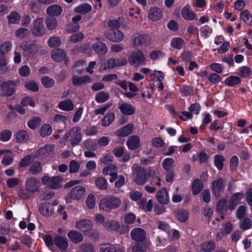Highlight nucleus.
Listing matches in <instances>:
<instances>
[{
	"label": "nucleus",
	"instance_id": "49",
	"mask_svg": "<svg viewBox=\"0 0 252 252\" xmlns=\"http://www.w3.org/2000/svg\"><path fill=\"white\" fill-rule=\"evenodd\" d=\"M119 223L114 220H109L104 224L105 229L109 231H117L119 229Z\"/></svg>",
	"mask_w": 252,
	"mask_h": 252
},
{
	"label": "nucleus",
	"instance_id": "40",
	"mask_svg": "<svg viewBox=\"0 0 252 252\" xmlns=\"http://www.w3.org/2000/svg\"><path fill=\"white\" fill-rule=\"evenodd\" d=\"M102 173L104 175H109L110 176L115 177L116 175V166L114 164L106 166L103 168Z\"/></svg>",
	"mask_w": 252,
	"mask_h": 252
},
{
	"label": "nucleus",
	"instance_id": "52",
	"mask_svg": "<svg viewBox=\"0 0 252 252\" xmlns=\"http://www.w3.org/2000/svg\"><path fill=\"white\" fill-rule=\"evenodd\" d=\"M79 250L82 252H95L94 245L90 243H82L79 246Z\"/></svg>",
	"mask_w": 252,
	"mask_h": 252
},
{
	"label": "nucleus",
	"instance_id": "4",
	"mask_svg": "<svg viewBox=\"0 0 252 252\" xmlns=\"http://www.w3.org/2000/svg\"><path fill=\"white\" fill-rule=\"evenodd\" d=\"M65 136L67 138H69L72 146L77 145L82 138L81 128L80 126L73 127L66 133Z\"/></svg>",
	"mask_w": 252,
	"mask_h": 252
},
{
	"label": "nucleus",
	"instance_id": "47",
	"mask_svg": "<svg viewBox=\"0 0 252 252\" xmlns=\"http://www.w3.org/2000/svg\"><path fill=\"white\" fill-rule=\"evenodd\" d=\"M174 162V159L167 158L163 161L162 166L165 171L172 170L171 168L173 167Z\"/></svg>",
	"mask_w": 252,
	"mask_h": 252
},
{
	"label": "nucleus",
	"instance_id": "19",
	"mask_svg": "<svg viewBox=\"0 0 252 252\" xmlns=\"http://www.w3.org/2000/svg\"><path fill=\"white\" fill-rule=\"evenodd\" d=\"M243 197L244 194L242 192H237L234 194L230 199L229 204L228 207V209L230 210H234Z\"/></svg>",
	"mask_w": 252,
	"mask_h": 252
},
{
	"label": "nucleus",
	"instance_id": "55",
	"mask_svg": "<svg viewBox=\"0 0 252 252\" xmlns=\"http://www.w3.org/2000/svg\"><path fill=\"white\" fill-rule=\"evenodd\" d=\"M12 136V132L8 129L2 130L0 132V140L5 142L9 141Z\"/></svg>",
	"mask_w": 252,
	"mask_h": 252
},
{
	"label": "nucleus",
	"instance_id": "61",
	"mask_svg": "<svg viewBox=\"0 0 252 252\" xmlns=\"http://www.w3.org/2000/svg\"><path fill=\"white\" fill-rule=\"evenodd\" d=\"M80 29V26L78 23H69L66 25L65 30L66 31L69 33L76 32L79 31Z\"/></svg>",
	"mask_w": 252,
	"mask_h": 252
},
{
	"label": "nucleus",
	"instance_id": "48",
	"mask_svg": "<svg viewBox=\"0 0 252 252\" xmlns=\"http://www.w3.org/2000/svg\"><path fill=\"white\" fill-rule=\"evenodd\" d=\"M224 158L220 155H217L214 156V164L219 170H221L223 167Z\"/></svg>",
	"mask_w": 252,
	"mask_h": 252
},
{
	"label": "nucleus",
	"instance_id": "1",
	"mask_svg": "<svg viewBox=\"0 0 252 252\" xmlns=\"http://www.w3.org/2000/svg\"><path fill=\"white\" fill-rule=\"evenodd\" d=\"M121 204V201L119 198L111 195L102 199L99 207L100 210L109 211L118 208Z\"/></svg>",
	"mask_w": 252,
	"mask_h": 252
},
{
	"label": "nucleus",
	"instance_id": "13",
	"mask_svg": "<svg viewBox=\"0 0 252 252\" xmlns=\"http://www.w3.org/2000/svg\"><path fill=\"white\" fill-rule=\"evenodd\" d=\"M99 252H124V250L121 248H118L114 244L110 243H103L99 246Z\"/></svg>",
	"mask_w": 252,
	"mask_h": 252
},
{
	"label": "nucleus",
	"instance_id": "14",
	"mask_svg": "<svg viewBox=\"0 0 252 252\" xmlns=\"http://www.w3.org/2000/svg\"><path fill=\"white\" fill-rule=\"evenodd\" d=\"M212 187L216 197H220V193L224 188V180L222 178H219L212 183Z\"/></svg>",
	"mask_w": 252,
	"mask_h": 252
},
{
	"label": "nucleus",
	"instance_id": "2",
	"mask_svg": "<svg viewBox=\"0 0 252 252\" xmlns=\"http://www.w3.org/2000/svg\"><path fill=\"white\" fill-rule=\"evenodd\" d=\"M128 61L131 65H144L147 63L146 58L143 52L139 49L129 54Z\"/></svg>",
	"mask_w": 252,
	"mask_h": 252
},
{
	"label": "nucleus",
	"instance_id": "11",
	"mask_svg": "<svg viewBox=\"0 0 252 252\" xmlns=\"http://www.w3.org/2000/svg\"><path fill=\"white\" fill-rule=\"evenodd\" d=\"M130 236L132 239L135 241L142 242L146 239V232L141 228L136 227L131 231Z\"/></svg>",
	"mask_w": 252,
	"mask_h": 252
},
{
	"label": "nucleus",
	"instance_id": "37",
	"mask_svg": "<svg viewBox=\"0 0 252 252\" xmlns=\"http://www.w3.org/2000/svg\"><path fill=\"white\" fill-rule=\"evenodd\" d=\"M93 48L97 53L104 54L107 52L108 48L103 42H97L93 45Z\"/></svg>",
	"mask_w": 252,
	"mask_h": 252
},
{
	"label": "nucleus",
	"instance_id": "42",
	"mask_svg": "<svg viewBox=\"0 0 252 252\" xmlns=\"http://www.w3.org/2000/svg\"><path fill=\"white\" fill-rule=\"evenodd\" d=\"M41 82L42 85L46 88H51L53 87L55 82L54 80L49 76H45L41 78Z\"/></svg>",
	"mask_w": 252,
	"mask_h": 252
},
{
	"label": "nucleus",
	"instance_id": "53",
	"mask_svg": "<svg viewBox=\"0 0 252 252\" xmlns=\"http://www.w3.org/2000/svg\"><path fill=\"white\" fill-rule=\"evenodd\" d=\"M203 189V183L201 180H195L192 184V193L193 194H198Z\"/></svg>",
	"mask_w": 252,
	"mask_h": 252
},
{
	"label": "nucleus",
	"instance_id": "51",
	"mask_svg": "<svg viewBox=\"0 0 252 252\" xmlns=\"http://www.w3.org/2000/svg\"><path fill=\"white\" fill-rule=\"evenodd\" d=\"M96 187L101 190H104L107 188V180L102 177L97 178L95 181Z\"/></svg>",
	"mask_w": 252,
	"mask_h": 252
},
{
	"label": "nucleus",
	"instance_id": "6",
	"mask_svg": "<svg viewBox=\"0 0 252 252\" xmlns=\"http://www.w3.org/2000/svg\"><path fill=\"white\" fill-rule=\"evenodd\" d=\"M18 82L14 81H7L3 82L1 85L2 95L6 96L12 95L16 91Z\"/></svg>",
	"mask_w": 252,
	"mask_h": 252
},
{
	"label": "nucleus",
	"instance_id": "45",
	"mask_svg": "<svg viewBox=\"0 0 252 252\" xmlns=\"http://www.w3.org/2000/svg\"><path fill=\"white\" fill-rule=\"evenodd\" d=\"M139 205V207L145 211H151L153 209L152 200H149L147 202L146 199H143L140 201Z\"/></svg>",
	"mask_w": 252,
	"mask_h": 252
},
{
	"label": "nucleus",
	"instance_id": "59",
	"mask_svg": "<svg viewBox=\"0 0 252 252\" xmlns=\"http://www.w3.org/2000/svg\"><path fill=\"white\" fill-rule=\"evenodd\" d=\"M116 67L117 65L116 63L115 58H112L107 61L103 67L101 68V67H100V69L105 70L107 69H112Z\"/></svg>",
	"mask_w": 252,
	"mask_h": 252
},
{
	"label": "nucleus",
	"instance_id": "64",
	"mask_svg": "<svg viewBox=\"0 0 252 252\" xmlns=\"http://www.w3.org/2000/svg\"><path fill=\"white\" fill-rule=\"evenodd\" d=\"M25 88L31 91L36 92L39 90V87L37 83L33 81H30L25 84Z\"/></svg>",
	"mask_w": 252,
	"mask_h": 252
},
{
	"label": "nucleus",
	"instance_id": "26",
	"mask_svg": "<svg viewBox=\"0 0 252 252\" xmlns=\"http://www.w3.org/2000/svg\"><path fill=\"white\" fill-rule=\"evenodd\" d=\"M66 56L65 52L61 49L54 50L51 53L52 59L56 62L63 61Z\"/></svg>",
	"mask_w": 252,
	"mask_h": 252
},
{
	"label": "nucleus",
	"instance_id": "21",
	"mask_svg": "<svg viewBox=\"0 0 252 252\" xmlns=\"http://www.w3.org/2000/svg\"><path fill=\"white\" fill-rule=\"evenodd\" d=\"M46 12L48 15L52 16V17L58 16L62 13L63 8L59 5L53 4L47 8Z\"/></svg>",
	"mask_w": 252,
	"mask_h": 252
},
{
	"label": "nucleus",
	"instance_id": "8",
	"mask_svg": "<svg viewBox=\"0 0 252 252\" xmlns=\"http://www.w3.org/2000/svg\"><path fill=\"white\" fill-rule=\"evenodd\" d=\"M41 186L40 181L34 177H30L25 182L26 190L30 193H34L39 190Z\"/></svg>",
	"mask_w": 252,
	"mask_h": 252
},
{
	"label": "nucleus",
	"instance_id": "63",
	"mask_svg": "<svg viewBox=\"0 0 252 252\" xmlns=\"http://www.w3.org/2000/svg\"><path fill=\"white\" fill-rule=\"evenodd\" d=\"M201 34L204 38H208L212 33L213 30L209 26L206 25L200 28Z\"/></svg>",
	"mask_w": 252,
	"mask_h": 252
},
{
	"label": "nucleus",
	"instance_id": "24",
	"mask_svg": "<svg viewBox=\"0 0 252 252\" xmlns=\"http://www.w3.org/2000/svg\"><path fill=\"white\" fill-rule=\"evenodd\" d=\"M157 199L161 204H167L169 202V197L165 188H161L157 193Z\"/></svg>",
	"mask_w": 252,
	"mask_h": 252
},
{
	"label": "nucleus",
	"instance_id": "28",
	"mask_svg": "<svg viewBox=\"0 0 252 252\" xmlns=\"http://www.w3.org/2000/svg\"><path fill=\"white\" fill-rule=\"evenodd\" d=\"M58 107L63 111H70L74 109V104L71 100L65 99L59 103Z\"/></svg>",
	"mask_w": 252,
	"mask_h": 252
},
{
	"label": "nucleus",
	"instance_id": "46",
	"mask_svg": "<svg viewBox=\"0 0 252 252\" xmlns=\"http://www.w3.org/2000/svg\"><path fill=\"white\" fill-rule=\"evenodd\" d=\"M241 18L245 23L252 26V15L248 10H244L241 13Z\"/></svg>",
	"mask_w": 252,
	"mask_h": 252
},
{
	"label": "nucleus",
	"instance_id": "29",
	"mask_svg": "<svg viewBox=\"0 0 252 252\" xmlns=\"http://www.w3.org/2000/svg\"><path fill=\"white\" fill-rule=\"evenodd\" d=\"M146 171L143 169H140L137 173V175L134 180L135 182L137 184L142 185L146 183Z\"/></svg>",
	"mask_w": 252,
	"mask_h": 252
},
{
	"label": "nucleus",
	"instance_id": "18",
	"mask_svg": "<svg viewBox=\"0 0 252 252\" xmlns=\"http://www.w3.org/2000/svg\"><path fill=\"white\" fill-rule=\"evenodd\" d=\"M162 16L161 10L157 7H152L148 13V18L152 21L156 22L159 20Z\"/></svg>",
	"mask_w": 252,
	"mask_h": 252
},
{
	"label": "nucleus",
	"instance_id": "27",
	"mask_svg": "<svg viewBox=\"0 0 252 252\" xmlns=\"http://www.w3.org/2000/svg\"><path fill=\"white\" fill-rule=\"evenodd\" d=\"M133 128V125L128 124L122 128L117 130L116 132V135L118 136H126L129 135Z\"/></svg>",
	"mask_w": 252,
	"mask_h": 252
},
{
	"label": "nucleus",
	"instance_id": "15",
	"mask_svg": "<svg viewBox=\"0 0 252 252\" xmlns=\"http://www.w3.org/2000/svg\"><path fill=\"white\" fill-rule=\"evenodd\" d=\"M54 244L62 251L66 250L68 247L67 239L60 235H57L54 238Z\"/></svg>",
	"mask_w": 252,
	"mask_h": 252
},
{
	"label": "nucleus",
	"instance_id": "56",
	"mask_svg": "<svg viewBox=\"0 0 252 252\" xmlns=\"http://www.w3.org/2000/svg\"><path fill=\"white\" fill-rule=\"evenodd\" d=\"M48 45L51 48L58 47L61 45V39L57 36L51 37L47 41Z\"/></svg>",
	"mask_w": 252,
	"mask_h": 252
},
{
	"label": "nucleus",
	"instance_id": "57",
	"mask_svg": "<svg viewBox=\"0 0 252 252\" xmlns=\"http://www.w3.org/2000/svg\"><path fill=\"white\" fill-rule=\"evenodd\" d=\"M40 121V118L38 117L32 118L28 121V126L30 128L35 129L39 126Z\"/></svg>",
	"mask_w": 252,
	"mask_h": 252
},
{
	"label": "nucleus",
	"instance_id": "62",
	"mask_svg": "<svg viewBox=\"0 0 252 252\" xmlns=\"http://www.w3.org/2000/svg\"><path fill=\"white\" fill-rule=\"evenodd\" d=\"M33 44L34 43L28 41H24L21 43L20 47L24 51V54L25 55L27 56Z\"/></svg>",
	"mask_w": 252,
	"mask_h": 252
},
{
	"label": "nucleus",
	"instance_id": "60",
	"mask_svg": "<svg viewBox=\"0 0 252 252\" xmlns=\"http://www.w3.org/2000/svg\"><path fill=\"white\" fill-rule=\"evenodd\" d=\"M87 206L90 209H93L95 204V196L93 194H90L86 199Z\"/></svg>",
	"mask_w": 252,
	"mask_h": 252
},
{
	"label": "nucleus",
	"instance_id": "16",
	"mask_svg": "<svg viewBox=\"0 0 252 252\" xmlns=\"http://www.w3.org/2000/svg\"><path fill=\"white\" fill-rule=\"evenodd\" d=\"M140 144V138L138 135H132L129 137L126 141L127 148L130 150L137 149Z\"/></svg>",
	"mask_w": 252,
	"mask_h": 252
},
{
	"label": "nucleus",
	"instance_id": "33",
	"mask_svg": "<svg viewBox=\"0 0 252 252\" xmlns=\"http://www.w3.org/2000/svg\"><path fill=\"white\" fill-rule=\"evenodd\" d=\"M92 10V6L88 3H82L74 8V11L76 13L85 14Z\"/></svg>",
	"mask_w": 252,
	"mask_h": 252
},
{
	"label": "nucleus",
	"instance_id": "50",
	"mask_svg": "<svg viewBox=\"0 0 252 252\" xmlns=\"http://www.w3.org/2000/svg\"><path fill=\"white\" fill-rule=\"evenodd\" d=\"M7 18L8 19V22L9 24H18L21 19V16L16 12H11L7 16Z\"/></svg>",
	"mask_w": 252,
	"mask_h": 252
},
{
	"label": "nucleus",
	"instance_id": "31",
	"mask_svg": "<svg viewBox=\"0 0 252 252\" xmlns=\"http://www.w3.org/2000/svg\"><path fill=\"white\" fill-rule=\"evenodd\" d=\"M38 210L41 215L49 216L51 214L52 208L50 203H44L39 205Z\"/></svg>",
	"mask_w": 252,
	"mask_h": 252
},
{
	"label": "nucleus",
	"instance_id": "23",
	"mask_svg": "<svg viewBox=\"0 0 252 252\" xmlns=\"http://www.w3.org/2000/svg\"><path fill=\"white\" fill-rule=\"evenodd\" d=\"M92 81V79L88 76H84L78 77L73 76L72 78V84L74 86H81L91 83Z\"/></svg>",
	"mask_w": 252,
	"mask_h": 252
},
{
	"label": "nucleus",
	"instance_id": "10",
	"mask_svg": "<svg viewBox=\"0 0 252 252\" xmlns=\"http://www.w3.org/2000/svg\"><path fill=\"white\" fill-rule=\"evenodd\" d=\"M75 227L82 232H88L93 227V222L89 220L83 219L75 222Z\"/></svg>",
	"mask_w": 252,
	"mask_h": 252
},
{
	"label": "nucleus",
	"instance_id": "54",
	"mask_svg": "<svg viewBox=\"0 0 252 252\" xmlns=\"http://www.w3.org/2000/svg\"><path fill=\"white\" fill-rule=\"evenodd\" d=\"M252 73V69L246 66L240 67L238 69V74L242 77H249Z\"/></svg>",
	"mask_w": 252,
	"mask_h": 252
},
{
	"label": "nucleus",
	"instance_id": "44",
	"mask_svg": "<svg viewBox=\"0 0 252 252\" xmlns=\"http://www.w3.org/2000/svg\"><path fill=\"white\" fill-rule=\"evenodd\" d=\"M215 248V243L212 241L205 242L201 244V249L204 252H210Z\"/></svg>",
	"mask_w": 252,
	"mask_h": 252
},
{
	"label": "nucleus",
	"instance_id": "34",
	"mask_svg": "<svg viewBox=\"0 0 252 252\" xmlns=\"http://www.w3.org/2000/svg\"><path fill=\"white\" fill-rule=\"evenodd\" d=\"M224 82L226 85L232 87L240 84L241 79L238 76H230L225 79Z\"/></svg>",
	"mask_w": 252,
	"mask_h": 252
},
{
	"label": "nucleus",
	"instance_id": "38",
	"mask_svg": "<svg viewBox=\"0 0 252 252\" xmlns=\"http://www.w3.org/2000/svg\"><path fill=\"white\" fill-rule=\"evenodd\" d=\"M52 127L49 124L43 125L39 130L40 135L42 137H46L50 135L52 132Z\"/></svg>",
	"mask_w": 252,
	"mask_h": 252
},
{
	"label": "nucleus",
	"instance_id": "9",
	"mask_svg": "<svg viewBox=\"0 0 252 252\" xmlns=\"http://www.w3.org/2000/svg\"><path fill=\"white\" fill-rule=\"evenodd\" d=\"M105 37L109 40L114 42H120L124 37V33L119 30H109L104 33Z\"/></svg>",
	"mask_w": 252,
	"mask_h": 252
},
{
	"label": "nucleus",
	"instance_id": "7",
	"mask_svg": "<svg viewBox=\"0 0 252 252\" xmlns=\"http://www.w3.org/2000/svg\"><path fill=\"white\" fill-rule=\"evenodd\" d=\"M63 178L60 176L50 177L44 176L41 182L43 185H47L52 189H58L62 186Z\"/></svg>",
	"mask_w": 252,
	"mask_h": 252
},
{
	"label": "nucleus",
	"instance_id": "20",
	"mask_svg": "<svg viewBox=\"0 0 252 252\" xmlns=\"http://www.w3.org/2000/svg\"><path fill=\"white\" fill-rule=\"evenodd\" d=\"M69 240L75 244H79L83 241L82 234L76 230L69 231L67 233Z\"/></svg>",
	"mask_w": 252,
	"mask_h": 252
},
{
	"label": "nucleus",
	"instance_id": "12",
	"mask_svg": "<svg viewBox=\"0 0 252 252\" xmlns=\"http://www.w3.org/2000/svg\"><path fill=\"white\" fill-rule=\"evenodd\" d=\"M86 189L81 186L73 188L70 191V197L74 200H80L85 194Z\"/></svg>",
	"mask_w": 252,
	"mask_h": 252
},
{
	"label": "nucleus",
	"instance_id": "39",
	"mask_svg": "<svg viewBox=\"0 0 252 252\" xmlns=\"http://www.w3.org/2000/svg\"><path fill=\"white\" fill-rule=\"evenodd\" d=\"M28 132L25 130H20L16 134V140L18 143L25 142L28 139Z\"/></svg>",
	"mask_w": 252,
	"mask_h": 252
},
{
	"label": "nucleus",
	"instance_id": "41",
	"mask_svg": "<svg viewBox=\"0 0 252 252\" xmlns=\"http://www.w3.org/2000/svg\"><path fill=\"white\" fill-rule=\"evenodd\" d=\"M115 117V114L113 112L108 113L103 117L101 121L102 126H108L113 122Z\"/></svg>",
	"mask_w": 252,
	"mask_h": 252
},
{
	"label": "nucleus",
	"instance_id": "5",
	"mask_svg": "<svg viewBox=\"0 0 252 252\" xmlns=\"http://www.w3.org/2000/svg\"><path fill=\"white\" fill-rule=\"evenodd\" d=\"M31 31L36 36H42L45 34L46 30L44 26L42 18H38L33 21Z\"/></svg>",
	"mask_w": 252,
	"mask_h": 252
},
{
	"label": "nucleus",
	"instance_id": "3",
	"mask_svg": "<svg viewBox=\"0 0 252 252\" xmlns=\"http://www.w3.org/2000/svg\"><path fill=\"white\" fill-rule=\"evenodd\" d=\"M151 37L147 34L136 33L133 35L132 44L133 47H148L151 44Z\"/></svg>",
	"mask_w": 252,
	"mask_h": 252
},
{
	"label": "nucleus",
	"instance_id": "32",
	"mask_svg": "<svg viewBox=\"0 0 252 252\" xmlns=\"http://www.w3.org/2000/svg\"><path fill=\"white\" fill-rule=\"evenodd\" d=\"M175 217L181 222H186L189 218L188 212L184 209L179 210L175 212Z\"/></svg>",
	"mask_w": 252,
	"mask_h": 252
},
{
	"label": "nucleus",
	"instance_id": "17",
	"mask_svg": "<svg viewBox=\"0 0 252 252\" xmlns=\"http://www.w3.org/2000/svg\"><path fill=\"white\" fill-rule=\"evenodd\" d=\"M121 112L126 115H132L135 111V108L130 103L122 102L118 105Z\"/></svg>",
	"mask_w": 252,
	"mask_h": 252
},
{
	"label": "nucleus",
	"instance_id": "36",
	"mask_svg": "<svg viewBox=\"0 0 252 252\" xmlns=\"http://www.w3.org/2000/svg\"><path fill=\"white\" fill-rule=\"evenodd\" d=\"M110 95L108 93L100 92L96 94L95 100L98 103H102L106 101L109 98Z\"/></svg>",
	"mask_w": 252,
	"mask_h": 252
},
{
	"label": "nucleus",
	"instance_id": "22",
	"mask_svg": "<svg viewBox=\"0 0 252 252\" xmlns=\"http://www.w3.org/2000/svg\"><path fill=\"white\" fill-rule=\"evenodd\" d=\"M181 14L183 18L186 20L192 21L197 19L195 14L190 10V6L189 4H187L183 8Z\"/></svg>",
	"mask_w": 252,
	"mask_h": 252
},
{
	"label": "nucleus",
	"instance_id": "35",
	"mask_svg": "<svg viewBox=\"0 0 252 252\" xmlns=\"http://www.w3.org/2000/svg\"><path fill=\"white\" fill-rule=\"evenodd\" d=\"M184 44V40L181 37H174L170 41L171 46L173 48L178 50L181 49Z\"/></svg>",
	"mask_w": 252,
	"mask_h": 252
},
{
	"label": "nucleus",
	"instance_id": "30",
	"mask_svg": "<svg viewBox=\"0 0 252 252\" xmlns=\"http://www.w3.org/2000/svg\"><path fill=\"white\" fill-rule=\"evenodd\" d=\"M45 24L49 31H53L58 26V20L54 17H48L45 19Z\"/></svg>",
	"mask_w": 252,
	"mask_h": 252
},
{
	"label": "nucleus",
	"instance_id": "58",
	"mask_svg": "<svg viewBox=\"0 0 252 252\" xmlns=\"http://www.w3.org/2000/svg\"><path fill=\"white\" fill-rule=\"evenodd\" d=\"M12 44L10 41L4 42L0 46V52L3 54L8 53L12 49Z\"/></svg>",
	"mask_w": 252,
	"mask_h": 252
},
{
	"label": "nucleus",
	"instance_id": "25",
	"mask_svg": "<svg viewBox=\"0 0 252 252\" xmlns=\"http://www.w3.org/2000/svg\"><path fill=\"white\" fill-rule=\"evenodd\" d=\"M46 53L47 51L42 49L41 46L33 44L27 56L29 57L33 58L38 54L43 55Z\"/></svg>",
	"mask_w": 252,
	"mask_h": 252
},
{
	"label": "nucleus",
	"instance_id": "43",
	"mask_svg": "<svg viewBox=\"0 0 252 252\" xmlns=\"http://www.w3.org/2000/svg\"><path fill=\"white\" fill-rule=\"evenodd\" d=\"M53 148V145H46L41 148L38 151L37 154L41 157H46L52 153Z\"/></svg>",
	"mask_w": 252,
	"mask_h": 252
}]
</instances>
